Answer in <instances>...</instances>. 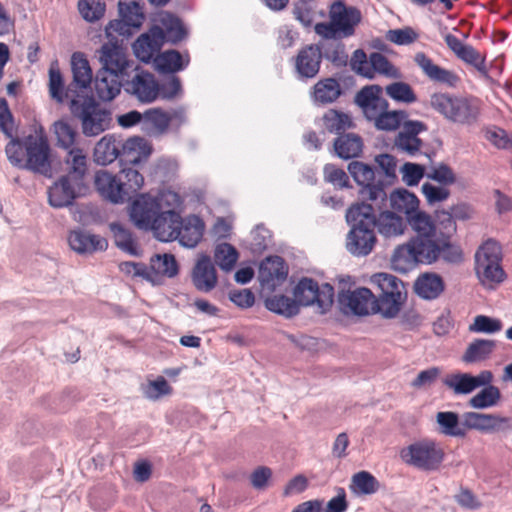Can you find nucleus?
<instances>
[{
	"label": "nucleus",
	"instance_id": "obj_17",
	"mask_svg": "<svg viewBox=\"0 0 512 512\" xmlns=\"http://www.w3.org/2000/svg\"><path fill=\"white\" fill-rule=\"evenodd\" d=\"M164 42V31L155 25L136 39L132 45L133 52L140 61L149 63L151 60L154 61Z\"/></svg>",
	"mask_w": 512,
	"mask_h": 512
},
{
	"label": "nucleus",
	"instance_id": "obj_47",
	"mask_svg": "<svg viewBox=\"0 0 512 512\" xmlns=\"http://www.w3.org/2000/svg\"><path fill=\"white\" fill-rule=\"evenodd\" d=\"M501 399V392L497 386L489 385L475 394L468 401L474 409H485L495 406Z\"/></svg>",
	"mask_w": 512,
	"mask_h": 512
},
{
	"label": "nucleus",
	"instance_id": "obj_61",
	"mask_svg": "<svg viewBox=\"0 0 512 512\" xmlns=\"http://www.w3.org/2000/svg\"><path fill=\"white\" fill-rule=\"evenodd\" d=\"M159 97L164 100H173L182 95V84L178 76L172 75L162 83L157 82Z\"/></svg>",
	"mask_w": 512,
	"mask_h": 512
},
{
	"label": "nucleus",
	"instance_id": "obj_8",
	"mask_svg": "<svg viewBox=\"0 0 512 512\" xmlns=\"http://www.w3.org/2000/svg\"><path fill=\"white\" fill-rule=\"evenodd\" d=\"M138 147L136 138L122 141L114 135H105L95 145L94 160L100 165H108L118 158L120 162L137 164L140 162Z\"/></svg>",
	"mask_w": 512,
	"mask_h": 512
},
{
	"label": "nucleus",
	"instance_id": "obj_21",
	"mask_svg": "<svg viewBox=\"0 0 512 512\" xmlns=\"http://www.w3.org/2000/svg\"><path fill=\"white\" fill-rule=\"evenodd\" d=\"M160 214L156 201L149 194L139 195L130 209L131 219L137 227L142 229H150Z\"/></svg>",
	"mask_w": 512,
	"mask_h": 512
},
{
	"label": "nucleus",
	"instance_id": "obj_41",
	"mask_svg": "<svg viewBox=\"0 0 512 512\" xmlns=\"http://www.w3.org/2000/svg\"><path fill=\"white\" fill-rule=\"evenodd\" d=\"M349 488L358 496L372 495L380 489V483L370 472L360 471L352 476Z\"/></svg>",
	"mask_w": 512,
	"mask_h": 512
},
{
	"label": "nucleus",
	"instance_id": "obj_12",
	"mask_svg": "<svg viewBox=\"0 0 512 512\" xmlns=\"http://www.w3.org/2000/svg\"><path fill=\"white\" fill-rule=\"evenodd\" d=\"M391 262L395 270L407 272L418 263H434L435 254L432 249L425 248L423 243H417L410 239L406 244L400 245L394 250Z\"/></svg>",
	"mask_w": 512,
	"mask_h": 512
},
{
	"label": "nucleus",
	"instance_id": "obj_58",
	"mask_svg": "<svg viewBox=\"0 0 512 512\" xmlns=\"http://www.w3.org/2000/svg\"><path fill=\"white\" fill-rule=\"evenodd\" d=\"M509 422L508 417L481 413L479 431L483 433L503 431L510 428Z\"/></svg>",
	"mask_w": 512,
	"mask_h": 512
},
{
	"label": "nucleus",
	"instance_id": "obj_23",
	"mask_svg": "<svg viewBox=\"0 0 512 512\" xmlns=\"http://www.w3.org/2000/svg\"><path fill=\"white\" fill-rule=\"evenodd\" d=\"M94 184L99 194L112 203L125 202V193L120 177L106 170H99L94 177Z\"/></svg>",
	"mask_w": 512,
	"mask_h": 512
},
{
	"label": "nucleus",
	"instance_id": "obj_33",
	"mask_svg": "<svg viewBox=\"0 0 512 512\" xmlns=\"http://www.w3.org/2000/svg\"><path fill=\"white\" fill-rule=\"evenodd\" d=\"M407 298L406 290H397L393 293H378L376 297L377 313L385 318H395Z\"/></svg>",
	"mask_w": 512,
	"mask_h": 512
},
{
	"label": "nucleus",
	"instance_id": "obj_52",
	"mask_svg": "<svg viewBox=\"0 0 512 512\" xmlns=\"http://www.w3.org/2000/svg\"><path fill=\"white\" fill-rule=\"evenodd\" d=\"M110 228L117 247L130 254H136L137 244L132 233L120 223H111Z\"/></svg>",
	"mask_w": 512,
	"mask_h": 512
},
{
	"label": "nucleus",
	"instance_id": "obj_45",
	"mask_svg": "<svg viewBox=\"0 0 512 512\" xmlns=\"http://www.w3.org/2000/svg\"><path fill=\"white\" fill-rule=\"evenodd\" d=\"M472 375L469 373H452L443 378V384L453 391L455 395H465L473 392Z\"/></svg>",
	"mask_w": 512,
	"mask_h": 512
},
{
	"label": "nucleus",
	"instance_id": "obj_54",
	"mask_svg": "<svg viewBox=\"0 0 512 512\" xmlns=\"http://www.w3.org/2000/svg\"><path fill=\"white\" fill-rule=\"evenodd\" d=\"M54 132L59 147L67 150L75 147L76 130L66 121L59 120L54 123Z\"/></svg>",
	"mask_w": 512,
	"mask_h": 512
},
{
	"label": "nucleus",
	"instance_id": "obj_6",
	"mask_svg": "<svg viewBox=\"0 0 512 512\" xmlns=\"http://www.w3.org/2000/svg\"><path fill=\"white\" fill-rule=\"evenodd\" d=\"M399 455L405 464L430 472L441 467L445 451L436 440L424 438L402 448Z\"/></svg>",
	"mask_w": 512,
	"mask_h": 512
},
{
	"label": "nucleus",
	"instance_id": "obj_13",
	"mask_svg": "<svg viewBox=\"0 0 512 512\" xmlns=\"http://www.w3.org/2000/svg\"><path fill=\"white\" fill-rule=\"evenodd\" d=\"M120 19L112 20L106 26L109 36L129 35L131 28H140L145 20L143 6L135 0H120L118 3Z\"/></svg>",
	"mask_w": 512,
	"mask_h": 512
},
{
	"label": "nucleus",
	"instance_id": "obj_36",
	"mask_svg": "<svg viewBox=\"0 0 512 512\" xmlns=\"http://www.w3.org/2000/svg\"><path fill=\"white\" fill-rule=\"evenodd\" d=\"M178 264L172 254H157L150 260L148 266V280H154V277L165 276L172 278L178 274Z\"/></svg>",
	"mask_w": 512,
	"mask_h": 512
},
{
	"label": "nucleus",
	"instance_id": "obj_44",
	"mask_svg": "<svg viewBox=\"0 0 512 512\" xmlns=\"http://www.w3.org/2000/svg\"><path fill=\"white\" fill-rule=\"evenodd\" d=\"M341 94V87L337 80L326 78L314 85V99L316 102L327 104L334 102Z\"/></svg>",
	"mask_w": 512,
	"mask_h": 512
},
{
	"label": "nucleus",
	"instance_id": "obj_7",
	"mask_svg": "<svg viewBox=\"0 0 512 512\" xmlns=\"http://www.w3.org/2000/svg\"><path fill=\"white\" fill-rule=\"evenodd\" d=\"M360 21L361 14L358 9L336 2L330 9V21L316 24L315 31L326 39L346 38L354 34Z\"/></svg>",
	"mask_w": 512,
	"mask_h": 512
},
{
	"label": "nucleus",
	"instance_id": "obj_50",
	"mask_svg": "<svg viewBox=\"0 0 512 512\" xmlns=\"http://www.w3.org/2000/svg\"><path fill=\"white\" fill-rule=\"evenodd\" d=\"M121 184L125 193V201L131 199L144 184V177L134 168H123L121 170Z\"/></svg>",
	"mask_w": 512,
	"mask_h": 512
},
{
	"label": "nucleus",
	"instance_id": "obj_35",
	"mask_svg": "<svg viewBox=\"0 0 512 512\" xmlns=\"http://www.w3.org/2000/svg\"><path fill=\"white\" fill-rule=\"evenodd\" d=\"M419 203L417 196L406 189L396 190L390 195V205L394 213L404 214L406 220L420 210Z\"/></svg>",
	"mask_w": 512,
	"mask_h": 512
},
{
	"label": "nucleus",
	"instance_id": "obj_56",
	"mask_svg": "<svg viewBox=\"0 0 512 512\" xmlns=\"http://www.w3.org/2000/svg\"><path fill=\"white\" fill-rule=\"evenodd\" d=\"M106 5L103 0H79L78 9L81 16L88 22H95L102 18Z\"/></svg>",
	"mask_w": 512,
	"mask_h": 512
},
{
	"label": "nucleus",
	"instance_id": "obj_24",
	"mask_svg": "<svg viewBox=\"0 0 512 512\" xmlns=\"http://www.w3.org/2000/svg\"><path fill=\"white\" fill-rule=\"evenodd\" d=\"M100 61L103 64L101 70H107L118 76L122 75L129 67L125 50L117 44H104L101 48Z\"/></svg>",
	"mask_w": 512,
	"mask_h": 512
},
{
	"label": "nucleus",
	"instance_id": "obj_5",
	"mask_svg": "<svg viewBox=\"0 0 512 512\" xmlns=\"http://www.w3.org/2000/svg\"><path fill=\"white\" fill-rule=\"evenodd\" d=\"M70 111L80 121L82 133L87 137L98 136L112 127L111 110L103 107L93 98L73 99L70 103Z\"/></svg>",
	"mask_w": 512,
	"mask_h": 512
},
{
	"label": "nucleus",
	"instance_id": "obj_28",
	"mask_svg": "<svg viewBox=\"0 0 512 512\" xmlns=\"http://www.w3.org/2000/svg\"><path fill=\"white\" fill-rule=\"evenodd\" d=\"M64 162L67 167L66 176L75 180L76 185L78 182L87 184L88 157L83 149L79 147L67 149Z\"/></svg>",
	"mask_w": 512,
	"mask_h": 512
},
{
	"label": "nucleus",
	"instance_id": "obj_63",
	"mask_svg": "<svg viewBox=\"0 0 512 512\" xmlns=\"http://www.w3.org/2000/svg\"><path fill=\"white\" fill-rule=\"evenodd\" d=\"M153 199L156 201L161 213L164 211H175L182 204L179 194L171 190L161 191Z\"/></svg>",
	"mask_w": 512,
	"mask_h": 512
},
{
	"label": "nucleus",
	"instance_id": "obj_20",
	"mask_svg": "<svg viewBox=\"0 0 512 512\" xmlns=\"http://www.w3.org/2000/svg\"><path fill=\"white\" fill-rule=\"evenodd\" d=\"M414 62L421 69L422 73L434 83L453 88L460 82V77L457 73L435 64L424 52L416 53Z\"/></svg>",
	"mask_w": 512,
	"mask_h": 512
},
{
	"label": "nucleus",
	"instance_id": "obj_3",
	"mask_svg": "<svg viewBox=\"0 0 512 512\" xmlns=\"http://www.w3.org/2000/svg\"><path fill=\"white\" fill-rule=\"evenodd\" d=\"M366 119L380 131H395L408 117L403 110H389V102L382 97V88L371 85L362 88L355 97Z\"/></svg>",
	"mask_w": 512,
	"mask_h": 512
},
{
	"label": "nucleus",
	"instance_id": "obj_10",
	"mask_svg": "<svg viewBox=\"0 0 512 512\" xmlns=\"http://www.w3.org/2000/svg\"><path fill=\"white\" fill-rule=\"evenodd\" d=\"M294 297L298 305L310 306L316 304L320 313H325L332 307L334 288L328 283L319 286L311 278H302L295 287Z\"/></svg>",
	"mask_w": 512,
	"mask_h": 512
},
{
	"label": "nucleus",
	"instance_id": "obj_64",
	"mask_svg": "<svg viewBox=\"0 0 512 512\" xmlns=\"http://www.w3.org/2000/svg\"><path fill=\"white\" fill-rule=\"evenodd\" d=\"M385 38L396 45H409L417 40L418 34L411 27H405L388 30Z\"/></svg>",
	"mask_w": 512,
	"mask_h": 512
},
{
	"label": "nucleus",
	"instance_id": "obj_59",
	"mask_svg": "<svg viewBox=\"0 0 512 512\" xmlns=\"http://www.w3.org/2000/svg\"><path fill=\"white\" fill-rule=\"evenodd\" d=\"M371 282L379 290L378 293H393L397 290H405L404 283L396 276L387 273H378L372 276Z\"/></svg>",
	"mask_w": 512,
	"mask_h": 512
},
{
	"label": "nucleus",
	"instance_id": "obj_46",
	"mask_svg": "<svg viewBox=\"0 0 512 512\" xmlns=\"http://www.w3.org/2000/svg\"><path fill=\"white\" fill-rule=\"evenodd\" d=\"M451 236L438 237L435 241L437 250L435 252V262L442 258L444 261L449 263H459L463 259L462 250L459 246L454 245L450 242Z\"/></svg>",
	"mask_w": 512,
	"mask_h": 512
},
{
	"label": "nucleus",
	"instance_id": "obj_18",
	"mask_svg": "<svg viewBox=\"0 0 512 512\" xmlns=\"http://www.w3.org/2000/svg\"><path fill=\"white\" fill-rule=\"evenodd\" d=\"M402 130L395 137V146L398 150L409 155L420 151L423 142L418 135L427 130V125L419 120H407L401 123Z\"/></svg>",
	"mask_w": 512,
	"mask_h": 512
},
{
	"label": "nucleus",
	"instance_id": "obj_26",
	"mask_svg": "<svg viewBox=\"0 0 512 512\" xmlns=\"http://www.w3.org/2000/svg\"><path fill=\"white\" fill-rule=\"evenodd\" d=\"M182 221L183 219L176 211H164L158 215L157 220L150 229L153 230L155 236L160 241H172L176 240L177 236H179L178 229Z\"/></svg>",
	"mask_w": 512,
	"mask_h": 512
},
{
	"label": "nucleus",
	"instance_id": "obj_2",
	"mask_svg": "<svg viewBox=\"0 0 512 512\" xmlns=\"http://www.w3.org/2000/svg\"><path fill=\"white\" fill-rule=\"evenodd\" d=\"M376 210L373 204L365 202L352 205L346 214L352 225L346 239L347 250L355 256H367L376 244Z\"/></svg>",
	"mask_w": 512,
	"mask_h": 512
},
{
	"label": "nucleus",
	"instance_id": "obj_29",
	"mask_svg": "<svg viewBox=\"0 0 512 512\" xmlns=\"http://www.w3.org/2000/svg\"><path fill=\"white\" fill-rule=\"evenodd\" d=\"M68 241L70 247L81 254L104 251L108 247V242L105 238L84 231L71 232Z\"/></svg>",
	"mask_w": 512,
	"mask_h": 512
},
{
	"label": "nucleus",
	"instance_id": "obj_9",
	"mask_svg": "<svg viewBox=\"0 0 512 512\" xmlns=\"http://www.w3.org/2000/svg\"><path fill=\"white\" fill-rule=\"evenodd\" d=\"M501 247L494 240L486 241L475 254V270L483 284L500 283L505 278L501 267Z\"/></svg>",
	"mask_w": 512,
	"mask_h": 512
},
{
	"label": "nucleus",
	"instance_id": "obj_4",
	"mask_svg": "<svg viewBox=\"0 0 512 512\" xmlns=\"http://www.w3.org/2000/svg\"><path fill=\"white\" fill-rule=\"evenodd\" d=\"M430 105L448 121L462 126L477 124L482 111V103L478 98L446 92L433 93Z\"/></svg>",
	"mask_w": 512,
	"mask_h": 512
},
{
	"label": "nucleus",
	"instance_id": "obj_57",
	"mask_svg": "<svg viewBox=\"0 0 512 512\" xmlns=\"http://www.w3.org/2000/svg\"><path fill=\"white\" fill-rule=\"evenodd\" d=\"M143 120L151 125L158 134L167 132L170 126V118L168 112L160 108H152L144 112Z\"/></svg>",
	"mask_w": 512,
	"mask_h": 512
},
{
	"label": "nucleus",
	"instance_id": "obj_42",
	"mask_svg": "<svg viewBox=\"0 0 512 512\" xmlns=\"http://www.w3.org/2000/svg\"><path fill=\"white\" fill-rule=\"evenodd\" d=\"M73 80L80 88H87L92 82V70L89 61L81 52H75L71 58Z\"/></svg>",
	"mask_w": 512,
	"mask_h": 512
},
{
	"label": "nucleus",
	"instance_id": "obj_55",
	"mask_svg": "<svg viewBox=\"0 0 512 512\" xmlns=\"http://www.w3.org/2000/svg\"><path fill=\"white\" fill-rule=\"evenodd\" d=\"M323 122L329 132L337 134H340L351 126V120L347 114L333 109L324 114Z\"/></svg>",
	"mask_w": 512,
	"mask_h": 512
},
{
	"label": "nucleus",
	"instance_id": "obj_25",
	"mask_svg": "<svg viewBox=\"0 0 512 512\" xmlns=\"http://www.w3.org/2000/svg\"><path fill=\"white\" fill-rule=\"evenodd\" d=\"M288 275V268L280 256H270L261 262L259 279L263 285L275 287L282 283Z\"/></svg>",
	"mask_w": 512,
	"mask_h": 512
},
{
	"label": "nucleus",
	"instance_id": "obj_31",
	"mask_svg": "<svg viewBox=\"0 0 512 512\" xmlns=\"http://www.w3.org/2000/svg\"><path fill=\"white\" fill-rule=\"evenodd\" d=\"M94 90L100 100H113L121 91L119 76L107 70L98 71L94 81Z\"/></svg>",
	"mask_w": 512,
	"mask_h": 512
},
{
	"label": "nucleus",
	"instance_id": "obj_1",
	"mask_svg": "<svg viewBox=\"0 0 512 512\" xmlns=\"http://www.w3.org/2000/svg\"><path fill=\"white\" fill-rule=\"evenodd\" d=\"M13 117L8 103L0 98V130L10 138L5 147L9 162L20 169L30 170L41 175L51 172V149L43 126L35 123L33 133L20 138L12 133Z\"/></svg>",
	"mask_w": 512,
	"mask_h": 512
},
{
	"label": "nucleus",
	"instance_id": "obj_32",
	"mask_svg": "<svg viewBox=\"0 0 512 512\" xmlns=\"http://www.w3.org/2000/svg\"><path fill=\"white\" fill-rule=\"evenodd\" d=\"M205 225L204 222L197 216H190L183 219L179 231V240L182 246L193 248L203 237Z\"/></svg>",
	"mask_w": 512,
	"mask_h": 512
},
{
	"label": "nucleus",
	"instance_id": "obj_14",
	"mask_svg": "<svg viewBox=\"0 0 512 512\" xmlns=\"http://www.w3.org/2000/svg\"><path fill=\"white\" fill-rule=\"evenodd\" d=\"M338 301L346 313L358 316L377 313L376 296L365 287L340 292Z\"/></svg>",
	"mask_w": 512,
	"mask_h": 512
},
{
	"label": "nucleus",
	"instance_id": "obj_39",
	"mask_svg": "<svg viewBox=\"0 0 512 512\" xmlns=\"http://www.w3.org/2000/svg\"><path fill=\"white\" fill-rule=\"evenodd\" d=\"M436 423L439 426V433L445 436L463 438L467 434L466 429L460 424L459 415L456 412H438Z\"/></svg>",
	"mask_w": 512,
	"mask_h": 512
},
{
	"label": "nucleus",
	"instance_id": "obj_34",
	"mask_svg": "<svg viewBox=\"0 0 512 512\" xmlns=\"http://www.w3.org/2000/svg\"><path fill=\"white\" fill-rule=\"evenodd\" d=\"M444 281L435 273L421 274L414 283V290L423 299L433 300L444 291Z\"/></svg>",
	"mask_w": 512,
	"mask_h": 512
},
{
	"label": "nucleus",
	"instance_id": "obj_53",
	"mask_svg": "<svg viewBox=\"0 0 512 512\" xmlns=\"http://www.w3.org/2000/svg\"><path fill=\"white\" fill-rule=\"evenodd\" d=\"M386 94L397 102L414 103L417 101V96L413 88L405 82H393L386 86Z\"/></svg>",
	"mask_w": 512,
	"mask_h": 512
},
{
	"label": "nucleus",
	"instance_id": "obj_62",
	"mask_svg": "<svg viewBox=\"0 0 512 512\" xmlns=\"http://www.w3.org/2000/svg\"><path fill=\"white\" fill-rule=\"evenodd\" d=\"M49 93L57 102L62 103L65 98L64 81L57 66L51 65L49 69Z\"/></svg>",
	"mask_w": 512,
	"mask_h": 512
},
{
	"label": "nucleus",
	"instance_id": "obj_30",
	"mask_svg": "<svg viewBox=\"0 0 512 512\" xmlns=\"http://www.w3.org/2000/svg\"><path fill=\"white\" fill-rule=\"evenodd\" d=\"M497 347V341L493 339H474L467 346L461 359L466 364H474L487 361L491 358Z\"/></svg>",
	"mask_w": 512,
	"mask_h": 512
},
{
	"label": "nucleus",
	"instance_id": "obj_11",
	"mask_svg": "<svg viewBox=\"0 0 512 512\" xmlns=\"http://www.w3.org/2000/svg\"><path fill=\"white\" fill-rule=\"evenodd\" d=\"M348 171L354 180L362 186L361 199L370 201L377 209H381L387 200V193L381 183L374 184L375 173L372 167L362 162L353 161L348 165Z\"/></svg>",
	"mask_w": 512,
	"mask_h": 512
},
{
	"label": "nucleus",
	"instance_id": "obj_22",
	"mask_svg": "<svg viewBox=\"0 0 512 512\" xmlns=\"http://www.w3.org/2000/svg\"><path fill=\"white\" fill-rule=\"evenodd\" d=\"M321 61V48L315 44L306 45L295 57V69L301 78H313L320 70Z\"/></svg>",
	"mask_w": 512,
	"mask_h": 512
},
{
	"label": "nucleus",
	"instance_id": "obj_19",
	"mask_svg": "<svg viewBox=\"0 0 512 512\" xmlns=\"http://www.w3.org/2000/svg\"><path fill=\"white\" fill-rule=\"evenodd\" d=\"M125 90L142 103H152L159 98L155 76L144 70L138 71L127 81Z\"/></svg>",
	"mask_w": 512,
	"mask_h": 512
},
{
	"label": "nucleus",
	"instance_id": "obj_51",
	"mask_svg": "<svg viewBox=\"0 0 512 512\" xmlns=\"http://www.w3.org/2000/svg\"><path fill=\"white\" fill-rule=\"evenodd\" d=\"M238 257V251L229 243H221L217 245L215 249V262L224 271L232 270L238 260Z\"/></svg>",
	"mask_w": 512,
	"mask_h": 512
},
{
	"label": "nucleus",
	"instance_id": "obj_48",
	"mask_svg": "<svg viewBox=\"0 0 512 512\" xmlns=\"http://www.w3.org/2000/svg\"><path fill=\"white\" fill-rule=\"evenodd\" d=\"M265 305L268 310L291 317L298 313L299 307L296 299H292L285 295H274L267 298Z\"/></svg>",
	"mask_w": 512,
	"mask_h": 512
},
{
	"label": "nucleus",
	"instance_id": "obj_43",
	"mask_svg": "<svg viewBox=\"0 0 512 512\" xmlns=\"http://www.w3.org/2000/svg\"><path fill=\"white\" fill-rule=\"evenodd\" d=\"M158 22L159 26L165 34V40H169L173 43L181 41L186 31L182 25L181 20L169 12H162L159 15Z\"/></svg>",
	"mask_w": 512,
	"mask_h": 512
},
{
	"label": "nucleus",
	"instance_id": "obj_60",
	"mask_svg": "<svg viewBox=\"0 0 512 512\" xmlns=\"http://www.w3.org/2000/svg\"><path fill=\"white\" fill-rule=\"evenodd\" d=\"M502 329V322L499 319L486 315H477L468 330L472 333L494 334Z\"/></svg>",
	"mask_w": 512,
	"mask_h": 512
},
{
	"label": "nucleus",
	"instance_id": "obj_38",
	"mask_svg": "<svg viewBox=\"0 0 512 512\" xmlns=\"http://www.w3.org/2000/svg\"><path fill=\"white\" fill-rule=\"evenodd\" d=\"M376 227L381 235L385 237H395L402 235L406 224L402 217L392 211L381 212L376 218Z\"/></svg>",
	"mask_w": 512,
	"mask_h": 512
},
{
	"label": "nucleus",
	"instance_id": "obj_37",
	"mask_svg": "<svg viewBox=\"0 0 512 512\" xmlns=\"http://www.w3.org/2000/svg\"><path fill=\"white\" fill-rule=\"evenodd\" d=\"M189 63V56L183 58L177 50H166L154 58L156 69L160 73H175L183 70Z\"/></svg>",
	"mask_w": 512,
	"mask_h": 512
},
{
	"label": "nucleus",
	"instance_id": "obj_15",
	"mask_svg": "<svg viewBox=\"0 0 512 512\" xmlns=\"http://www.w3.org/2000/svg\"><path fill=\"white\" fill-rule=\"evenodd\" d=\"M88 185L62 175L48 189L49 204L55 208H63L72 205L76 198L84 196L88 191Z\"/></svg>",
	"mask_w": 512,
	"mask_h": 512
},
{
	"label": "nucleus",
	"instance_id": "obj_49",
	"mask_svg": "<svg viewBox=\"0 0 512 512\" xmlns=\"http://www.w3.org/2000/svg\"><path fill=\"white\" fill-rule=\"evenodd\" d=\"M369 65L370 72L368 79L374 78L376 73L392 78H397L399 76L398 69L389 61L385 55L379 52H372L370 54Z\"/></svg>",
	"mask_w": 512,
	"mask_h": 512
},
{
	"label": "nucleus",
	"instance_id": "obj_27",
	"mask_svg": "<svg viewBox=\"0 0 512 512\" xmlns=\"http://www.w3.org/2000/svg\"><path fill=\"white\" fill-rule=\"evenodd\" d=\"M193 284L199 291L209 292L217 284L216 269L207 255L201 256L192 273Z\"/></svg>",
	"mask_w": 512,
	"mask_h": 512
},
{
	"label": "nucleus",
	"instance_id": "obj_40",
	"mask_svg": "<svg viewBox=\"0 0 512 512\" xmlns=\"http://www.w3.org/2000/svg\"><path fill=\"white\" fill-rule=\"evenodd\" d=\"M362 148V139L355 134H343L334 141V149L337 155L343 159L358 157Z\"/></svg>",
	"mask_w": 512,
	"mask_h": 512
},
{
	"label": "nucleus",
	"instance_id": "obj_16",
	"mask_svg": "<svg viewBox=\"0 0 512 512\" xmlns=\"http://www.w3.org/2000/svg\"><path fill=\"white\" fill-rule=\"evenodd\" d=\"M407 223L415 233L411 239L417 243H423L425 248L432 249L435 253L437 250L435 241L438 239V234L436 222L431 215L419 210L409 217Z\"/></svg>",
	"mask_w": 512,
	"mask_h": 512
}]
</instances>
